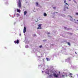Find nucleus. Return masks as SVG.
Here are the masks:
<instances>
[{"label":"nucleus","mask_w":78,"mask_h":78,"mask_svg":"<svg viewBox=\"0 0 78 78\" xmlns=\"http://www.w3.org/2000/svg\"><path fill=\"white\" fill-rule=\"evenodd\" d=\"M53 76H54V77H56V78H58V75H56L55 73H54Z\"/></svg>","instance_id":"7ed1b4c3"},{"label":"nucleus","mask_w":78,"mask_h":78,"mask_svg":"<svg viewBox=\"0 0 78 78\" xmlns=\"http://www.w3.org/2000/svg\"><path fill=\"white\" fill-rule=\"evenodd\" d=\"M72 75H73V74L72 73H69V77L70 78H73V76H72Z\"/></svg>","instance_id":"f03ea898"},{"label":"nucleus","mask_w":78,"mask_h":78,"mask_svg":"<svg viewBox=\"0 0 78 78\" xmlns=\"http://www.w3.org/2000/svg\"><path fill=\"white\" fill-rule=\"evenodd\" d=\"M46 59L47 60V61H48V58H46Z\"/></svg>","instance_id":"b1692460"},{"label":"nucleus","mask_w":78,"mask_h":78,"mask_svg":"<svg viewBox=\"0 0 78 78\" xmlns=\"http://www.w3.org/2000/svg\"><path fill=\"white\" fill-rule=\"evenodd\" d=\"M66 8L68 9H69V8H68V7H64V11H66Z\"/></svg>","instance_id":"20e7f679"},{"label":"nucleus","mask_w":78,"mask_h":78,"mask_svg":"<svg viewBox=\"0 0 78 78\" xmlns=\"http://www.w3.org/2000/svg\"><path fill=\"white\" fill-rule=\"evenodd\" d=\"M64 76H65L64 75H62V77H64Z\"/></svg>","instance_id":"393cba45"},{"label":"nucleus","mask_w":78,"mask_h":78,"mask_svg":"<svg viewBox=\"0 0 78 78\" xmlns=\"http://www.w3.org/2000/svg\"><path fill=\"white\" fill-rule=\"evenodd\" d=\"M16 16H17V17H18L19 16H20V15L19 14L17 13L16 14Z\"/></svg>","instance_id":"9b49d317"},{"label":"nucleus","mask_w":78,"mask_h":78,"mask_svg":"<svg viewBox=\"0 0 78 78\" xmlns=\"http://www.w3.org/2000/svg\"><path fill=\"white\" fill-rule=\"evenodd\" d=\"M27 47V48H28V46H27V45H26L25 46V47Z\"/></svg>","instance_id":"a211bd4d"},{"label":"nucleus","mask_w":78,"mask_h":78,"mask_svg":"<svg viewBox=\"0 0 78 78\" xmlns=\"http://www.w3.org/2000/svg\"><path fill=\"white\" fill-rule=\"evenodd\" d=\"M69 0V1H71V0Z\"/></svg>","instance_id":"2f4dec72"},{"label":"nucleus","mask_w":78,"mask_h":78,"mask_svg":"<svg viewBox=\"0 0 78 78\" xmlns=\"http://www.w3.org/2000/svg\"><path fill=\"white\" fill-rule=\"evenodd\" d=\"M66 76H67V75H66Z\"/></svg>","instance_id":"7c9ffc66"},{"label":"nucleus","mask_w":78,"mask_h":78,"mask_svg":"<svg viewBox=\"0 0 78 78\" xmlns=\"http://www.w3.org/2000/svg\"><path fill=\"white\" fill-rule=\"evenodd\" d=\"M14 42L15 44H19V40H17L16 41H15Z\"/></svg>","instance_id":"f257e3e1"},{"label":"nucleus","mask_w":78,"mask_h":78,"mask_svg":"<svg viewBox=\"0 0 78 78\" xmlns=\"http://www.w3.org/2000/svg\"><path fill=\"white\" fill-rule=\"evenodd\" d=\"M70 34H72V33H70Z\"/></svg>","instance_id":"cd10ccee"},{"label":"nucleus","mask_w":78,"mask_h":78,"mask_svg":"<svg viewBox=\"0 0 78 78\" xmlns=\"http://www.w3.org/2000/svg\"><path fill=\"white\" fill-rule=\"evenodd\" d=\"M38 27H39V28H41V29H42V27H41V26H42V24H41L38 25Z\"/></svg>","instance_id":"0eeeda50"},{"label":"nucleus","mask_w":78,"mask_h":78,"mask_svg":"<svg viewBox=\"0 0 78 78\" xmlns=\"http://www.w3.org/2000/svg\"><path fill=\"white\" fill-rule=\"evenodd\" d=\"M40 48H42V46L41 45L39 47Z\"/></svg>","instance_id":"2eb2a0df"},{"label":"nucleus","mask_w":78,"mask_h":78,"mask_svg":"<svg viewBox=\"0 0 78 78\" xmlns=\"http://www.w3.org/2000/svg\"><path fill=\"white\" fill-rule=\"evenodd\" d=\"M76 53V52H75Z\"/></svg>","instance_id":"72a5a7b5"},{"label":"nucleus","mask_w":78,"mask_h":78,"mask_svg":"<svg viewBox=\"0 0 78 78\" xmlns=\"http://www.w3.org/2000/svg\"><path fill=\"white\" fill-rule=\"evenodd\" d=\"M17 12H20V9H17Z\"/></svg>","instance_id":"6e6552de"},{"label":"nucleus","mask_w":78,"mask_h":78,"mask_svg":"<svg viewBox=\"0 0 78 78\" xmlns=\"http://www.w3.org/2000/svg\"><path fill=\"white\" fill-rule=\"evenodd\" d=\"M27 11H24V16H25V15H26V14H27Z\"/></svg>","instance_id":"423d86ee"},{"label":"nucleus","mask_w":78,"mask_h":78,"mask_svg":"<svg viewBox=\"0 0 78 78\" xmlns=\"http://www.w3.org/2000/svg\"><path fill=\"white\" fill-rule=\"evenodd\" d=\"M44 16H47V14H46V13H44Z\"/></svg>","instance_id":"1a4fd4ad"},{"label":"nucleus","mask_w":78,"mask_h":78,"mask_svg":"<svg viewBox=\"0 0 78 78\" xmlns=\"http://www.w3.org/2000/svg\"><path fill=\"white\" fill-rule=\"evenodd\" d=\"M77 22H78V20H77Z\"/></svg>","instance_id":"473e14b6"},{"label":"nucleus","mask_w":78,"mask_h":78,"mask_svg":"<svg viewBox=\"0 0 78 78\" xmlns=\"http://www.w3.org/2000/svg\"><path fill=\"white\" fill-rule=\"evenodd\" d=\"M26 32V27H24V29H23V33H25Z\"/></svg>","instance_id":"39448f33"},{"label":"nucleus","mask_w":78,"mask_h":78,"mask_svg":"<svg viewBox=\"0 0 78 78\" xmlns=\"http://www.w3.org/2000/svg\"><path fill=\"white\" fill-rule=\"evenodd\" d=\"M37 30H38V29H41V28H40V27H37Z\"/></svg>","instance_id":"f3484780"},{"label":"nucleus","mask_w":78,"mask_h":78,"mask_svg":"<svg viewBox=\"0 0 78 78\" xmlns=\"http://www.w3.org/2000/svg\"><path fill=\"white\" fill-rule=\"evenodd\" d=\"M68 45H70V42H68L67 43Z\"/></svg>","instance_id":"9d476101"},{"label":"nucleus","mask_w":78,"mask_h":78,"mask_svg":"<svg viewBox=\"0 0 78 78\" xmlns=\"http://www.w3.org/2000/svg\"><path fill=\"white\" fill-rule=\"evenodd\" d=\"M64 28H65V29H67V28L66 27H64Z\"/></svg>","instance_id":"4be33fe9"},{"label":"nucleus","mask_w":78,"mask_h":78,"mask_svg":"<svg viewBox=\"0 0 78 78\" xmlns=\"http://www.w3.org/2000/svg\"><path fill=\"white\" fill-rule=\"evenodd\" d=\"M74 1L75 2V3H76V2H75V1Z\"/></svg>","instance_id":"c85d7f7f"},{"label":"nucleus","mask_w":78,"mask_h":78,"mask_svg":"<svg viewBox=\"0 0 78 78\" xmlns=\"http://www.w3.org/2000/svg\"><path fill=\"white\" fill-rule=\"evenodd\" d=\"M65 4H66V5H68V6H69V4H67V3H65Z\"/></svg>","instance_id":"aec40b11"},{"label":"nucleus","mask_w":78,"mask_h":78,"mask_svg":"<svg viewBox=\"0 0 78 78\" xmlns=\"http://www.w3.org/2000/svg\"><path fill=\"white\" fill-rule=\"evenodd\" d=\"M66 2H67L66 0H64V3H66Z\"/></svg>","instance_id":"ddd939ff"},{"label":"nucleus","mask_w":78,"mask_h":78,"mask_svg":"<svg viewBox=\"0 0 78 78\" xmlns=\"http://www.w3.org/2000/svg\"><path fill=\"white\" fill-rule=\"evenodd\" d=\"M43 41L44 42H45V41H47V40H43Z\"/></svg>","instance_id":"f8f14e48"},{"label":"nucleus","mask_w":78,"mask_h":78,"mask_svg":"<svg viewBox=\"0 0 78 78\" xmlns=\"http://www.w3.org/2000/svg\"><path fill=\"white\" fill-rule=\"evenodd\" d=\"M53 8L54 9H56V7H53Z\"/></svg>","instance_id":"4468645a"},{"label":"nucleus","mask_w":78,"mask_h":78,"mask_svg":"<svg viewBox=\"0 0 78 78\" xmlns=\"http://www.w3.org/2000/svg\"><path fill=\"white\" fill-rule=\"evenodd\" d=\"M36 5H39V4H38V3L37 2H36Z\"/></svg>","instance_id":"dca6fc26"},{"label":"nucleus","mask_w":78,"mask_h":78,"mask_svg":"<svg viewBox=\"0 0 78 78\" xmlns=\"http://www.w3.org/2000/svg\"><path fill=\"white\" fill-rule=\"evenodd\" d=\"M55 13H58V12H55Z\"/></svg>","instance_id":"bb28decb"},{"label":"nucleus","mask_w":78,"mask_h":78,"mask_svg":"<svg viewBox=\"0 0 78 78\" xmlns=\"http://www.w3.org/2000/svg\"><path fill=\"white\" fill-rule=\"evenodd\" d=\"M50 76H51V77H52V76H51L50 75H49Z\"/></svg>","instance_id":"a878e982"},{"label":"nucleus","mask_w":78,"mask_h":78,"mask_svg":"<svg viewBox=\"0 0 78 78\" xmlns=\"http://www.w3.org/2000/svg\"><path fill=\"white\" fill-rule=\"evenodd\" d=\"M76 15H78V13H77V12H76Z\"/></svg>","instance_id":"6ab92c4d"},{"label":"nucleus","mask_w":78,"mask_h":78,"mask_svg":"<svg viewBox=\"0 0 78 78\" xmlns=\"http://www.w3.org/2000/svg\"><path fill=\"white\" fill-rule=\"evenodd\" d=\"M74 1L75 2V3H76V2H75V1Z\"/></svg>","instance_id":"c756f323"},{"label":"nucleus","mask_w":78,"mask_h":78,"mask_svg":"<svg viewBox=\"0 0 78 78\" xmlns=\"http://www.w3.org/2000/svg\"><path fill=\"white\" fill-rule=\"evenodd\" d=\"M50 34V32H48V34Z\"/></svg>","instance_id":"5701e85b"},{"label":"nucleus","mask_w":78,"mask_h":78,"mask_svg":"<svg viewBox=\"0 0 78 78\" xmlns=\"http://www.w3.org/2000/svg\"><path fill=\"white\" fill-rule=\"evenodd\" d=\"M67 30H70V29H69V28H67Z\"/></svg>","instance_id":"412c9836"}]
</instances>
